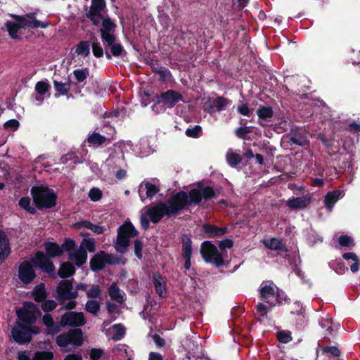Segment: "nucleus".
<instances>
[{
  "instance_id": "18",
  "label": "nucleus",
  "mask_w": 360,
  "mask_h": 360,
  "mask_svg": "<svg viewBox=\"0 0 360 360\" xmlns=\"http://www.w3.org/2000/svg\"><path fill=\"white\" fill-rule=\"evenodd\" d=\"M68 252V259L70 261H74L75 265L78 267L82 266L86 262L87 260V252L85 250L83 247H79L75 252Z\"/></svg>"
},
{
  "instance_id": "51",
  "label": "nucleus",
  "mask_w": 360,
  "mask_h": 360,
  "mask_svg": "<svg viewBox=\"0 0 360 360\" xmlns=\"http://www.w3.org/2000/svg\"><path fill=\"white\" fill-rule=\"evenodd\" d=\"M53 354L49 351L36 352L32 360H52Z\"/></svg>"
},
{
  "instance_id": "52",
  "label": "nucleus",
  "mask_w": 360,
  "mask_h": 360,
  "mask_svg": "<svg viewBox=\"0 0 360 360\" xmlns=\"http://www.w3.org/2000/svg\"><path fill=\"white\" fill-rule=\"evenodd\" d=\"M86 296L91 300L100 298L101 296V289L98 285H93L91 288L86 291Z\"/></svg>"
},
{
  "instance_id": "64",
  "label": "nucleus",
  "mask_w": 360,
  "mask_h": 360,
  "mask_svg": "<svg viewBox=\"0 0 360 360\" xmlns=\"http://www.w3.org/2000/svg\"><path fill=\"white\" fill-rule=\"evenodd\" d=\"M19 126L20 122L15 119L9 120L4 124V128L6 130L11 129L12 131H16L19 128Z\"/></svg>"
},
{
  "instance_id": "61",
  "label": "nucleus",
  "mask_w": 360,
  "mask_h": 360,
  "mask_svg": "<svg viewBox=\"0 0 360 360\" xmlns=\"http://www.w3.org/2000/svg\"><path fill=\"white\" fill-rule=\"evenodd\" d=\"M237 112L243 116L249 117L252 114L253 109H250L247 103L241 102L240 105L237 107Z\"/></svg>"
},
{
  "instance_id": "43",
  "label": "nucleus",
  "mask_w": 360,
  "mask_h": 360,
  "mask_svg": "<svg viewBox=\"0 0 360 360\" xmlns=\"http://www.w3.org/2000/svg\"><path fill=\"white\" fill-rule=\"evenodd\" d=\"M100 309V303L95 300H88L85 304L86 311L93 315H97Z\"/></svg>"
},
{
  "instance_id": "17",
  "label": "nucleus",
  "mask_w": 360,
  "mask_h": 360,
  "mask_svg": "<svg viewBox=\"0 0 360 360\" xmlns=\"http://www.w3.org/2000/svg\"><path fill=\"white\" fill-rule=\"evenodd\" d=\"M276 290L271 285H264L259 290L260 298L262 301L269 304L271 307H275L274 300L276 297Z\"/></svg>"
},
{
  "instance_id": "32",
  "label": "nucleus",
  "mask_w": 360,
  "mask_h": 360,
  "mask_svg": "<svg viewBox=\"0 0 360 360\" xmlns=\"http://www.w3.org/2000/svg\"><path fill=\"white\" fill-rule=\"evenodd\" d=\"M181 243L183 258L192 257L193 248L191 237L188 235H183L181 237Z\"/></svg>"
},
{
  "instance_id": "63",
  "label": "nucleus",
  "mask_w": 360,
  "mask_h": 360,
  "mask_svg": "<svg viewBox=\"0 0 360 360\" xmlns=\"http://www.w3.org/2000/svg\"><path fill=\"white\" fill-rule=\"evenodd\" d=\"M143 242L140 239H136L134 240V255L139 259H141L143 258Z\"/></svg>"
},
{
  "instance_id": "54",
  "label": "nucleus",
  "mask_w": 360,
  "mask_h": 360,
  "mask_svg": "<svg viewBox=\"0 0 360 360\" xmlns=\"http://www.w3.org/2000/svg\"><path fill=\"white\" fill-rule=\"evenodd\" d=\"M338 243L342 247L352 248L355 243L352 238L347 235H341L338 238Z\"/></svg>"
},
{
  "instance_id": "1",
  "label": "nucleus",
  "mask_w": 360,
  "mask_h": 360,
  "mask_svg": "<svg viewBox=\"0 0 360 360\" xmlns=\"http://www.w3.org/2000/svg\"><path fill=\"white\" fill-rule=\"evenodd\" d=\"M43 245L45 253L42 251H37L31 258V262L34 267H38L43 272L49 274H53L56 270L51 258L60 257L64 252L72 251L76 248L75 241L70 238H65L61 245L51 241H46Z\"/></svg>"
},
{
  "instance_id": "14",
  "label": "nucleus",
  "mask_w": 360,
  "mask_h": 360,
  "mask_svg": "<svg viewBox=\"0 0 360 360\" xmlns=\"http://www.w3.org/2000/svg\"><path fill=\"white\" fill-rule=\"evenodd\" d=\"M316 353L322 357L323 360H339L341 355V350L338 345L321 346L319 345Z\"/></svg>"
},
{
  "instance_id": "19",
  "label": "nucleus",
  "mask_w": 360,
  "mask_h": 360,
  "mask_svg": "<svg viewBox=\"0 0 360 360\" xmlns=\"http://www.w3.org/2000/svg\"><path fill=\"white\" fill-rule=\"evenodd\" d=\"M104 255L105 252L101 250L91 257L89 262L91 271L96 272L102 270L105 267Z\"/></svg>"
},
{
  "instance_id": "42",
  "label": "nucleus",
  "mask_w": 360,
  "mask_h": 360,
  "mask_svg": "<svg viewBox=\"0 0 360 360\" xmlns=\"http://www.w3.org/2000/svg\"><path fill=\"white\" fill-rule=\"evenodd\" d=\"M30 198L29 197H22L18 201L19 206L31 214L37 213L36 208L30 205Z\"/></svg>"
},
{
  "instance_id": "36",
  "label": "nucleus",
  "mask_w": 360,
  "mask_h": 360,
  "mask_svg": "<svg viewBox=\"0 0 360 360\" xmlns=\"http://www.w3.org/2000/svg\"><path fill=\"white\" fill-rule=\"evenodd\" d=\"M212 101L216 112H219L224 110L226 107L231 105L232 103L231 100L220 96H217Z\"/></svg>"
},
{
  "instance_id": "38",
  "label": "nucleus",
  "mask_w": 360,
  "mask_h": 360,
  "mask_svg": "<svg viewBox=\"0 0 360 360\" xmlns=\"http://www.w3.org/2000/svg\"><path fill=\"white\" fill-rule=\"evenodd\" d=\"M342 258L346 260L352 259L354 261V263L350 266V270L353 273H355L359 270L360 260L356 253L352 252H345L342 255Z\"/></svg>"
},
{
  "instance_id": "49",
  "label": "nucleus",
  "mask_w": 360,
  "mask_h": 360,
  "mask_svg": "<svg viewBox=\"0 0 360 360\" xmlns=\"http://www.w3.org/2000/svg\"><path fill=\"white\" fill-rule=\"evenodd\" d=\"M338 327L335 328L333 324L330 326L328 329L326 330L324 337L321 341L325 344L331 342V338H335L338 333Z\"/></svg>"
},
{
  "instance_id": "24",
  "label": "nucleus",
  "mask_w": 360,
  "mask_h": 360,
  "mask_svg": "<svg viewBox=\"0 0 360 360\" xmlns=\"http://www.w3.org/2000/svg\"><path fill=\"white\" fill-rule=\"evenodd\" d=\"M153 283L155 290L160 297H166V283L160 273L154 274L153 276Z\"/></svg>"
},
{
  "instance_id": "12",
  "label": "nucleus",
  "mask_w": 360,
  "mask_h": 360,
  "mask_svg": "<svg viewBox=\"0 0 360 360\" xmlns=\"http://www.w3.org/2000/svg\"><path fill=\"white\" fill-rule=\"evenodd\" d=\"M11 334L13 340L19 345L29 343L32 340L27 326L19 321H16V326L11 329Z\"/></svg>"
},
{
  "instance_id": "23",
  "label": "nucleus",
  "mask_w": 360,
  "mask_h": 360,
  "mask_svg": "<svg viewBox=\"0 0 360 360\" xmlns=\"http://www.w3.org/2000/svg\"><path fill=\"white\" fill-rule=\"evenodd\" d=\"M310 198L306 197H297L289 198L287 201V205L292 210L304 209L310 203Z\"/></svg>"
},
{
  "instance_id": "5",
  "label": "nucleus",
  "mask_w": 360,
  "mask_h": 360,
  "mask_svg": "<svg viewBox=\"0 0 360 360\" xmlns=\"http://www.w3.org/2000/svg\"><path fill=\"white\" fill-rule=\"evenodd\" d=\"M200 254L205 262L212 264L216 267H221L224 264L222 255L211 241L206 240L201 243Z\"/></svg>"
},
{
  "instance_id": "31",
  "label": "nucleus",
  "mask_w": 360,
  "mask_h": 360,
  "mask_svg": "<svg viewBox=\"0 0 360 360\" xmlns=\"http://www.w3.org/2000/svg\"><path fill=\"white\" fill-rule=\"evenodd\" d=\"M262 243L266 248L271 250L287 251V248L282 240L276 238H271L269 240L264 239L262 240Z\"/></svg>"
},
{
  "instance_id": "41",
  "label": "nucleus",
  "mask_w": 360,
  "mask_h": 360,
  "mask_svg": "<svg viewBox=\"0 0 360 360\" xmlns=\"http://www.w3.org/2000/svg\"><path fill=\"white\" fill-rule=\"evenodd\" d=\"M75 53L77 55L87 57L90 54V44L87 41H80L76 46Z\"/></svg>"
},
{
  "instance_id": "46",
  "label": "nucleus",
  "mask_w": 360,
  "mask_h": 360,
  "mask_svg": "<svg viewBox=\"0 0 360 360\" xmlns=\"http://www.w3.org/2000/svg\"><path fill=\"white\" fill-rule=\"evenodd\" d=\"M226 160L229 165L232 167H236L242 162V158L240 155L233 152L227 153Z\"/></svg>"
},
{
  "instance_id": "4",
  "label": "nucleus",
  "mask_w": 360,
  "mask_h": 360,
  "mask_svg": "<svg viewBox=\"0 0 360 360\" xmlns=\"http://www.w3.org/2000/svg\"><path fill=\"white\" fill-rule=\"evenodd\" d=\"M139 231L129 221H125L123 224L117 229V235L115 248L117 252L124 254L129 246L130 238L137 236Z\"/></svg>"
},
{
  "instance_id": "6",
  "label": "nucleus",
  "mask_w": 360,
  "mask_h": 360,
  "mask_svg": "<svg viewBox=\"0 0 360 360\" xmlns=\"http://www.w3.org/2000/svg\"><path fill=\"white\" fill-rule=\"evenodd\" d=\"M152 101L155 103L152 105L153 110H154V108H157L158 105L160 103L167 108H172L179 102L184 101V96L181 93L175 90L169 89L167 91L155 95Z\"/></svg>"
},
{
  "instance_id": "59",
  "label": "nucleus",
  "mask_w": 360,
  "mask_h": 360,
  "mask_svg": "<svg viewBox=\"0 0 360 360\" xmlns=\"http://www.w3.org/2000/svg\"><path fill=\"white\" fill-rule=\"evenodd\" d=\"M79 247H83L85 250H88L89 252H94L96 251L94 238L84 239Z\"/></svg>"
},
{
  "instance_id": "22",
  "label": "nucleus",
  "mask_w": 360,
  "mask_h": 360,
  "mask_svg": "<svg viewBox=\"0 0 360 360\" xmlns=\"http://www.w3.org/2000/svg\"><path fill=\"white\" fill-rule=\"evenodd\" d=\"M18 318L26 326L32 325L36 321V316L34 313L29 309H20L17 311Z\"/></svg>"
},
{
  "instance_id": "13",
  "label": "nucleus",
  "mask_w": 360,
  "mask_h": 360,
  "mask_svg": "<svg viewBox=\"0 0 360 360\" xmlns=\"http://www.w3.org/2000/svg\"><path fill=\"white\" fill-rule=\"evenodd\" d=\"M34 266L31 262L24 261L18 267V278L25 284L31 283L36 278V273L33 269Z\"/></svg>"
},
{
  "instance_id": "55",
  "label": "nucleus",
  "mask_w": 360,
  "mask_h": 360,
  "mask_svg": "<svg viewBox=\"0 0 360 360\" xmlns=\"http://www.w3.org/2000/svg\"><path fill=\"white\" fill-rule=\"evenodd\" d=\"M91 46L93 54L96 58H100L103 57V49L96 38H95V39L93 41Z\"/></svg>"
},
{
  "instance_id": "39",
  "label": "nucleus",
  "mask_w": 360,
  "mask_h": 360,
  "mask_svg": "<svg viewBox=\"0 0 360 360\" xmlns=\"http://www.w3.org/2000/svg\"><path fill=\"white\" fill-rule=\"evenodd\" d=\"M105 7L106 3L105 0H91V6L88 12L91 15H94V13L101 14V12L105 10Z\"/></svg>"
},
{
  "instance_id": "53",
  "label": "nucleus",
  "mask_w": 360,
  "mask_h": 360,
  "mask_svg": "<svg viewBox=\"0 0 360 360\" xmlns=\"http://www.w3.org/2000/svg\"><path fill=\"white\" fill-rule=\"evenodd\" d=\"M185 133L188 137L198 138L202 134V127L200 125H195L192 128H188Z\"/></svg>"
},
{
  "instance_id": "60",
  "label": "nucleus",
  "mask_w": 360,
  "mask_h": 360,
  "mask_svg": "<svg viewBox=\"0 0 360 360\" xmlns=\"http://www.w3.org/2000/svg\"><path fill=\"white\" fill-rule=\"evenodd\" d=\"M103 193L98 188H92L89 192V198L93 202H97L102 198Z\"/></svg>"
},
{
  "instance_id": "28",
  "label": "nucleus",
  "mask_w": 360,
  "mask_h": 360,
  "mask_svg": "<svg viewBox=\"0 0 360 360\" xmlns=\"http://www.w3.org/2000/svg\"><path fill=\"white\" fill-rule=\"evenodd\" d=\"M75 271L76 269L74 265L69 262H65L60 264V268L58 271V275L60 278L65 280V278L73 276L75 274Z\"/></svg>"
},
{
  "instance_id": "56",
  "label": "nucleus",
  "mask_w": 360,
  "mask_h": 360,
  "mask_svg": "<svg viewBox=\"0 0 360 360\" xmlns=\"http://www.w3.org/2000/svg\"><path fill=\"white\" fill-rule=\"evenodd\" d=\"M50 88L49 84L44 81H39L35 85V91L41 96L44 95Z\"/></svg>"
},
{
  "instance_id": "30",
  "label": "nucleus",
  "mask_w": 360,
  "mask_h": 360,
  "mask_svg": "<svg viewBox=\"0 0 360 360\" xmlns=\"http://www.w3.org/2000/svg\"><path fill=\"white\" fill-rule=\"evenodd\" d=\"M143 187H144V189L146 191V198H153L160 191V188L158 186H156L149 181L143 183L142 184L140 185L139 189V195L142 200H143V196L141 195V191H142Z\"/></svg>"
},
{
  "instance_id": "33",
  "label": "nucleus",
  "mask_w": 360,
  "mask_h": 360,
  "mask_svg": "<svg viewBox=\"0 0 360 360\" xmlns=\"http://www.w3.org/2000/svg\"><path fill=\"white\" fill-rule=\"evenodd\" d=\"M108 294L112 300L119 304H122L124 301V296L116 283H112L109 287Z\"/></svg>"
},
{
  "instance_id": "21",
  "label": "nucleus",
  "mask_w": 360,
  "mask_h": 360,
  "mask_svg": "<svg viewBox=\"0 0 360 360\" xmlns=\"http://www.w3.org/2000/svg\"><path fill=\"white\" fill-rule=\"evenodd\" d=\"M86 141L94 146H101L105 144V146L111 143V139L106 138L105 136L100 134L98 132H93L89 134Z\"/></svg>"
},
{
  "instance_id": "58",
  "label": "nucleus",
  "mask_w": 360,
  "mask_h": 360,
  "mask_svg": "<svg viewBox=\"0 0 360 360\" xmlns=\"http://www.w3.org/2000/svg\"><path fill=\"white\" fill-rule=\"evenodd\" d=\"M252 132L250 127H240L236 129L235 135L240 139H246L247 134Z\"/></svg>"
},
{
  "instance_id": "2",
  "label": "nucleus",
  "mask_w": 360,
  "mask_h": 360,
  "mask_svg": "<svg viewBox=\"0 0 360 360\" xmlns=\"http://www.w3.org/2000/svg\"><path fill=\"white\" fill-rule=\"evenodd\" d=\"M36 207L40 210L51 209L57 205L56 192L48 186H34L30 191Z\"/></svg>"
},
{
  "instance_id": "10",
  "label": "nucleus",
  "mask_w": 360,
  "mask_h": 360,
  "mask_svg": "<svg viewBox=\"0 0 360 360\" xmlns=\"http://www.w3.org/2000/svg\"><path fill=\"white\" fill-rule=\"evenodd\" d=\"M86 319L83 312L68 311L61 316L60 325L62 327H78L83 326L86 324Z\"/></svg>"
},
{
  "instance_id": "34",
  "label": "nucleus",
  "mask_w": 360,
  "mask_h": 360,
  "mask_svg": "<svg viewBox=\"0 0 360 360\" xmlns=\"http://www.w3.org/2000/svg\"><path fill=\"white\" fill-rule=\"evenodd\" d=\"M32 294L33 299L35 302H43L47 296L45 284L43 283H41L40 284L36 285L34 288V290H33Z\"/></svg>"
},
{
  "instance_id": "7",
  "label": "nucleus",
  "mask_w": 360,
  "mask_h": 360,
  "mask_svg": "<svg viewBox=\"0 0 360 360\" xmlns=\"http://www.w3.org/2000/svg\"><path fill=\"white\" fill-rule=\"evenodd\" d=\"M190 192L195 205H199L202 200L208 201L217 197L214 188L211 186H203L202 181L198 182L197 188L191 189Z\"/></svg>"
},
{
  "instance_id": "45",
  "label": "nucleus",
  "mask_w": 360,
  "mask_h": 360,
  "mask_svg": "<svg viewBox=\"0 0 360 360\" xmlns=\"http://www.w3.org/2000/svg\"><path fill=\"white\" fill-rule=\"evenodd\" d=\"M290 141L300 146H304L307 143V139L305 136H301L292 131L290 133Z\"/></svg>"
},
{
  "instance_id": "16",
  "label": "nucleus",
  "mask_w": 360,
  "mask_h": 360,
  "mask_svg": "<svg viewBox=\"0 0 360 360\" xmlns=\"http://www.w3.org/2000/svg\"><path fill=\"white\" fill-rule=\"evenodd\" d=\"M116 27L117 25L110 18H105L102 22V28L99 30L101 40H110L115 37L113 32Z\"/></svg>"
},
{
  "instance_id": "35",
  "label": "nucleus",
  "mask_w": 360,
  "mask_h": 360,
  "mask_svg": "<svg viewBox=\"0 0 360 360\" xmlns=\"http://www.w3.org/2000/svg\"><path fill=\"white\" fill-rule=\"evenodd\" d=\"M258 117L264 121H269L274 116V110L271 106L260 105L256 111Z\"/></svg>"
},
{
  "instance_id": "48",
  "label": "nucleus",
  "mask_w": 360,
  "mask_h": 360,
  "mask_svg": "<svg viewBox=\"0 0 360 360\" xmlns=\"http://www.w3.org/2000/svg\"><path fill=\"white\" fill-rule=\"evenodd\" d=\"M290 313L292 315L304 316L305 309L300 301H295L292 303L290 309Z\"/></svg>"
},
{
  "instance_id": "57",
  "label": "nucleus",
  "mask_w": 360,
  "mask_h": 360,
  "mask_svg": "<svg viewBox=\"0 0 360 360\" xmlns=\"http://www.w3.org/2000/svg\"><path fill=\"white\" fill-rule=\"evenodd\" d=\"M57 303L53 300H46L41 302V308L44 312H50L56 309Z\"/></svg>"
},
{
  "instance_id": "26",
  "label": "nucleus",
  "mask_w": 360,
  "mask_h": 360,
  "mask_svg": "<svg viewBox=\"0 0 360 360\" xmlns=\"http://www.w3.org/2000/svg\"><path fill=\"white\" fill-rule=\"evenodd\" d=\"M72 82L70 79L68 82H62L57 80H53V87L55 89V98H59L61 96H65L68 94L70 89V85Z\"/></svg>"
},
{
  "instance_id": "40",
  "label": "nucleus",
  "mask_w": 360,
  "mask_h": 360,
  "mask_svg": "<svg viewBox=\"0 0 360 360\" xmlns=\"http://www.w3.org/2000/svg\"><path fill=\"white\" fill-rule=\"evenodd\" d=\"M0 260L4 262L10 255L11 251L6 235L4 240H0Z\"/></svg>"
},
{
  "instance_id": "37",
  "label": "nucleus",
  "mask_w": 360,
  "mask_h": 360,
  "mask_svg": "<svg viewBox=\"0 0 360 360\" xmlns=\"http://www.w3.org/2000/svg\"><path fill=\"white\" fill-rule=\"evenodd\" d=\"M5 27L7 31L8 32L10 37L12 39H16L20 38V37L18 35V32L19 30L22 27L21 25L17 22H14L13 21L7 20L5 22Z\"/></svg>"
},
{
  "instance_id": "47",
  "label": "nucleus",
  "mask_w": 360,
  "mask_h": 360,
  "mask_svg": "<svg viewBox=\"0 0 360 360\" xmlns=\"http://www.w3.org/2000/svg\"><path fill=\"white\" fill-rule=\"evenodd\" d=\"M277 340L281 343H288L292 340V333L290 330H280L276 333Z\"/></svg>"
},
{
  "instance_id": "62",
  "label": "nucleus",
  "mask_w": 360,
  "mask_h": 360,
  "mask_svg": "<svg viewBox=\"0 0 360 360\" xmlns=\"http://www.w3.org/2000/svg\"><path fill=\"white\" fill-rule=\"evenodd\" d=\"M56 344L60 347H67L70 344L68 333H63L57 336L56 339Z\"/></svg>"
},
{
  "instance_id": "20",
  "label": "nucleus",
  "mask_w": 360,
  "mask_h": 360,
  "mask_svg": "<svg viewBox=\"0 0 360 360\" xmlns=\"http://www.w3.org/2000/svg\"><path fill=\"white\" fill-rule=\"evenodd\" d=\"M344 195L343 191L334 190L327 193L324 198V205L328 210H332L338 200Z\"/></svg>"
},
{
  "instance_id": "8",
  "label": "nucleus",
  "mask_w": 360,
  "mask_h": 360,
  "mask_svg": "<svg viewBox=\"0 0 360 360\" xmlns=\"http://www.w3.org/2000/svg\"><path fill=\"white\" fill-rule=\"evenodd\" d=\"M56 299L60 304H63L66 300L76 299L78 297L77 290H73L72 280H62L56 288Z\"/></svg>"
},
{
  "instance_id": "11",
  "label": "nucleus",
  "mask_w": 360,
  "mask_h": 360,
  "mask_svg": "<svg viewBox=\"0 0 360 360\" xmlns=\"http://www.w3.org/2000/svg\"><path fill=\"white\" fill-rule=\"evenodd\" d=\"M102 42L104 46L105 57L108 60H111L112 56L118 58L127 53L123 46L120 43L116 42V37H112L110 40L102 41Z\"/></svg>"
},
{
  "instance_id": "50",
  "label": "nucleus",
  "mask_w": 360,
  "mask_h": 360,
  "mask_svg": "<svg viewBox=\"0 0 360 360\" xmlns=\"http://www.w3.org/2000/svg\"><path fill=\"white\" fill-rule=\"evenodd\" d=\"M112 328L115 330V333L112 337L113 340H120L124 338L125 335V328L122 324H115L112 326Z\"/></svg>"
},
{
  "instance_id": "27",
  "label": "nucleus",
  "mask_w": 360,
  "mask_h": 360,
  "mask_svg": "<svg viewBox=\"0 0 360 360\" xmlns=\"http://www.w3.org/2000/svg\"><path fill=\"white\" fill-rule=\"evenodd\" d=\"M70 344L79 347L83 344V332L80 328H72L67 333Z\"/></svg>"
},
{
  "instance_id": "44",
  "label": "nucleus",
  "mask_w": 360,
  "mask_h": 360,
  "mask_svg": "<svg viewBox=\"0 0 360 360\" xmlns=\"http://www.w3.org/2000/svg\"><path fill=\"white\" fill-rule=\"evenodd\" d=\"M276 295L274 300V303H276V305H283L290 304V299L288 297V295L285 294L284 291L277 289Z\"/></svg>"
},
{
  "instance_id": "3",
  "label": "nucleus",
  "mask_w": 360,
  "mask_h": 360,
  "mask_svg": "<svg viewBox=\"0 0 360 360\" xmlns=\"http://www.w3.org/2000/svg\"><path fill=\"white\" fill-rule=\"evenodd\" d=\"M167 208L171 217H176L181 212L187 210L191 206H195L191 200V192L179 191L172 194L165 201Z\"/></svg>"
},
{
  "instance_id": "29",
  "label": "nucleus",
  "mask_w": 360,
  "mask_h": 360,
  "mask_svg": "<svg viewBox=\"0 0 360 360\" xmlns=\"http://www.w3.org/2000/svg\"><path fill=\"white\" fill-rule=\"evenodd\" d=\"M77 84L79 88H84L86 84V80L89 76V69L88 68L76 69L72 72Z\"/></svg>"
},
{
  "instance_id": "9",
  "label": "nucleus",
  "mask_w": 360,
  "mask_h": 360,
  "mask_svg": "<svg viewBox=\"0 0 360 360\" xmlns=\"http://www.w3.org/2000/svg\"><path fill=\"white\" fill-rule=\"evenodd\" d=\"M167 207V203L165 201H159L153 205L146 207V214L149 217L152 223L158 224L165 216L167 218H171Z\"/></svg>"
},
{
  "instance_id": "25",
  "label": "nucleus",
  "mask_w": 360,
  "mask_h": 360,
  "mask_svg": "<svg viewBox=\"0 0 360 360\" xmlns=\"http://www.w3.org/2000/svg\"><path fill=\"white\" fill-rule=\"evenodd\" d=\"M28 17L30 18H31L32 20H27L24 17L18 16V15L15 16V19L17 20H19V21L23 22L25 25H27L30 27H32V28H37V27L46 28L50 25V22H49V21H45V22L40 21V20L36 19V18H34L32 15H29Z\"/></svg>"
},
{
  "instance_id": "15",
  "label": "nucleus",
  "mask_w": 360,
  "mask_h": 360,
  "mask_svg": "<svg viewBox=\"0 0 360 360\" xmlns=\"http://www.w3.org/2000/svg\"><path fill=\"white\" fill-rule=\"evenodd\" d=\"M204 238H214L221 237L228 233L226 227H219L214 224H205L202 226Z\"/></svg>"
}]
</instances>
